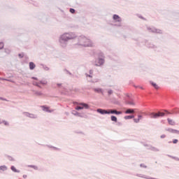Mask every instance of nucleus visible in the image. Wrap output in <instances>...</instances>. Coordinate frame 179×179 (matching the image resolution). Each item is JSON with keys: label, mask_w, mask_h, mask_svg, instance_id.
I'll list each match as a JSON object with an SVG mask.
<instances>
[{"label": "nucleus", "mask_w": 179, "mask_h": 179, "mask_svg": "<svg viewBox=\"0 0 179 179\" xmlns=\"http://www.w3.org/2000/svg\"><path fill=\"white\" fill-rule=\"evenodd\" d=\"M72 38H75V36H71L69 34H64L60 37V43L68 41V40H72Z\"/></svg>", "instance_id": "1"}, {"label": "nucleus", "mask_w": 179, "mask_h": 179, "mask_svg": "<svg viewBox=\"0 0 179 179\" xmlns=\"http://www.w3.org/2000/svg\"><path fill=\"white\" fill-rule=\"evenodd\" d=\"M166 113L163 112L152 113L150 115V118H159V117H164Z\"/></svg>", "instance_id": "2"}, {"label": "nucleus", "mask_w": 179, "mask_h": 179, "mask_svg": "<svg viewBox=\"0 0 179 179\" xmlns=\"http://www.w3.org/2000/svg\"><path fill=\"white\" fill-rule=\"evenodd\" d=\"M103 64H104V60L101 58L97 59L95 61V66H101V65H103Z\"/></svg>", "instance_id": "3"}, {"label": "nucleus", "mask_w": 179, "mask_h": 179, "mask_svg": "<svg viewBox=\"0 0 179 179\" xmlns=\"http://www.w3.org/2000/svg\"><path fill=\"white\" fill-rule=\"evenodd\" d=\"M80 106L76 108V110H83V108H89V105L87 103H80Z\"/></svg>", "instance_id": "4"}, {"label": "nucleus", "mask_w": 179, "mask_h": 179, "mask_svg": "<svg viewBox=\"0 0 179 179\" xmlns=\"http://www.w3.org/2000/svg\"><path fill=\"white\" fill-rule=\"evenodd\" d=\"M109 114H115L116 115H120L122 114V111H117V110H108Z\"/></svg>", "instance_id": "5"}, {"label": "nucleus", "mask_w": 179, "mask_h": 179, "mask_svg": "<svg viewBox=\"0 0 179 179\" xmlns=\"http://www.w3.org/2000/svg\"><path fill=\"white\" fill-rule=\"evenodd\" d=\"M113 20H115V22H118L119 23H120V22H122L121 17H119L117 15H113Z\"/></svg>", "instance_id": "6"}, {"label": "nucleus", "mask_w": 179, "mask_h": 179, "mask_svg": "<svg viewBox=\"0 0 179 179\" xmlns=\"http://www.w3.org/2000/svg\"><path fill=\"white\" fill-rule=\"evenodd\" d=\"M97 113H99V114H109L108 110H104V109H97Z\"/></svg>", "instance_id": "7"}, {"label": "nucleus", "mask_w": 179, "mask_h": 179, "mask_svg": "<svg viewBox=\"0 0 179 179\" xmlns=\"http://www.w3.org/2000/svg\"><path fill=\"white\" fill-rule=\"evenodd\" d=\"M167 131L168 132H171V134H179V131L174 129H168Z\"/></svg>", "instance_id": "8"}, {"label": "nucleus", "mask_w": 179, "mask_h": 179, "mask_svg": "<svg viewBox=\"0 0 179 179\" xmlns=\"http://www.w3.org/2000/svg\"><path fill=\"white\" fill-rule=\"evenodd\" d=\"M134 113H135V110L134 109H127L126 111H125V114H134Z\"/></svg>", "instance_id": "9"}, {"label": "nucleus", "mask_w": 179, "mask_h": 179, "mask_svg": "<svg viewBox=\"0 0 179 179\" xmlns=\"http://www.w3.org/2000/svg\"><path fill=\"white\" fill-rule=\"evenodd\" d=\"M0 170L1 171H6V170H8V166L5 165L1 166Z\"/></svg>", "instance_id": "10"}, {"label": "nucleus", "mask_w": 179, "mask_h": 179, "mask_svg": "<svg viewBox=\"0 0 179 179\" xmlns=\"http://www.w3.org/2000/svg\"><path fill=\"white\" fill-rule=\"evenodd\" d=\"M94 90L96 93H101L102 94H104V92H103V90H101V88H96V89H94Z\"/></svg>", "instance_id": "11"}, {"label": "nucleus", "mask_w": 179, "mask_h": 179, "mask_svg": "<svg viewBox=\"0 0 179 179\" xmlns=\"http://www.w3.org/2000/svg\"><path fill=\"white\" fill-rule=\"evenodd\" d=\"M167 120H168L169 125H176V122H174V120H173L170 118H168Z\"/></svg>", "instance_id": "12"}, {"label": "nucleus", "mask_w": 179, "mask_h": 179, "mask_svg": "<svg viewBox=\"0 0 179 179\" xmlns=\"http://www.w3.org/2000/svg\"><path fill=\"white\" fill-rule=\"evenodd\" d=\"M34 68H36V64L33 62H29V69L33 70Z\"/></svg>", "instance_id": "13"}, {"label": "nucleus", "mask_w": 179, "mask_h": 179, "mask_svg": "<svg viewBox=\"0 0 179 179\" xmlns=\"http://www.w3.org/2000/svg\"><path fill=\"white\" fill-rule=\"evenodd\" d=\"M11 170L12 171H14V173H20V171H18L17 169H16V167L13 166H11Z\"/></svg>", "instance_id": "14"}, {"label": "nucleus", "mask_w": 179, "mask_h": 179, "mask_svg": "<svg viewBox=\"0 0 179 179\" xmlns=\"http://www.w3.org/2000/svg\"><path fill=\"white\" fill-rule=\"evenodd\" d=\"M152 86H153V87H155V89H159V85H157V84H156L155 83L151 82L150 83Z\"/></svg>", "instance_id": "15"}, {"label": "nucleus", "mask_w": 179, "mask_h": 179, "mask_svg": "<svg viewBox=\"0 0 179 179\" xmlns=\"http://www.w3.org/2000/svg\"><path fill=\"white\" fill-rule=\"evenodd\" d=\"M110 120H111V121H113L114 122H117V117H115L114 115H112L110 117Z\"/></svg>", "instance_id": "16"}, {"label": "nucleus", "mask_w": 179, "mask_h": 179, "mask_svg": "<svg viewBox=\"0 0 179 179\" xmlns=\"http://www.w3.org/2000/svg\"><path fill=\"white\" fill-rule=\"evenodd\" d=\"M134 115H128L124 117V120H131V118H134Z\"/></svg>", "instance_id": "17"}, {"label": "nucleus", "mask_w": 179, "mask_h": 179, "mask_svg": "<svg viewBox=\"0 0 179 179\" xmlns=\"http://www.w3.org/2000/svg\"><path fill=\"white\" fill-rule=\"evenodd\" d=\"M29 167H31V169H34V170H38V168L36 166L31 165V166H29Z\"/></svg>", "instance_id": "18"}, {"label": "nucleus", "mask_w": 179, "mask_h": 179, "mask_svg": "<svg viewBox=\"0 0 179 179\" xmlns=\"http://www.w3.org/2000/svg\"><path fill=\"white\" fill-rule=\"evenodd\" d=\"M108 94L109 96L111 95V94H113V90H109L108 91Z\"/></svg>", "instance_id": "19"}, {"label": "nucleus", "mask_w": 179, "mask_h": 179, "mask_svg": "<svg viewBox=\"0 0 179 179\" xmlns=\"http://www.w3.org/2000/svg\"><path fill=\"white\" fill-rule=\"evenodd\" d=\"M127 104H130L131 106H135V103H134V101L127 102Z\"/></svg>", "instance_id": "20"}, {"label": "nucleus", "mask_w": 179, "mask_h": 179, "mask_svg": "<svg viewBox=\"0 0 179 179\" xmlns=\"http://www.w3.org/2000/svg\"><path fill=\"white\" fill-rule=\"evenodd\" d=\"M40 83H41V85H47V82H45V81H41Z\"/></svg>", "instance_id": "21"}, {"label": "nucleus", "mask_w": 179, "mask_h": 179, "mask_svg": "<svg viewBox=\"0 0 179 179\" xmlns=\"http://www.w3.org/2000/svg\"><path fill=\"white\" fill-rule=\"evenodd\" d=\"M134 122L138 123V122H139L140 119H139V118H138V119H134Z\"/></svg>", "instance_id": "22"}, {"label": "nucleus", "mask_w": 179, "mask_h": 179, "mask_svg": "<svg viewBox=\"0 0 179 179\" xmlns=\"http://www.w3.org/2000/svg\"><path fill=\"white\" fill-rule=\"evenodd\" d=\"M43 111H48V108L43 106Z\"/></svg>", "instance_id": "23"}, {"label": "nucleus", "mask_w": 179, "mask_h": 179, "mask_svg": "<svg viewBox=\"0 0 179 179\" xmlns=\"http://www.w3.org/2000/svg\"><path fill=\"white\" fill-rule=\"evenodd\" d=\"M70 12H71V13H75V9L71 8Z\"/></svg>", "instance_id": "24"}, {"label": "nucleus", "mask_w": 179, "mask_h": 179, "mask_svg": "<svg viewBox=\"0 0 179 179\" xmlns=\"http://www.w3.org/2000/svg\"><path fill=\"white\" fill-rule=\"evenodd\" d=\"M178 142V139H174L173 141V143H177Z\"/></svg>", "instance_id": "25"}, {"label": "nucleus", "mask_w": 179, "mask_h": 179, "mask_svg": "<svg viewBox=\"0 0 179 179\" xmlns=\"http://www.w3.org/2000/svg\"><path fill=\"white\" fill-rule=\"evenodd\" d=\"M24 55H23V53L19 54L20 58H23Z\"/></svg>", "instance_id": "26"}, {"label": "nucleus", "mask_w": 179, "mask_h": 179, "mask_svg": "<svg viewBox=\"0 0 179 179\" xmlns=\"http://www.w3.org/2000/svg\"><path fill=\"white\" fill-rule=\"evenodd\" d=\"M161 138H166V135H164V134L162 135Z\"/></svg>", "instance_id": "27"}, {"label": "nucleus", "mask_w": 179, "mask_h": 179, "mask_svg": "<svg viewBox=\"0 0 179 179\" xmlns=\"http://www.w3.org/2000/svg\"><path fill=\"white\" fill-rule=\"evenodd\" d=\"M0 80H8L3 79V78H0Z\"/></svg>", "instance_id": "28"}, {"label": "nucleus", "mask_w": 179, "mask_h": 179, "mask_svg": "<svg viewBox=\"0 0 179 179\" xmlns=\"http://www.w3.org/2000/svg\"><path fill=\"white\" fill-rule=\"evenodd\" d=\"M138 118L141 120H142V115H138Z\"/></svg>", "instance_id": "29"}, {"label": "nucleus", "mask_w": 179, "mask_h": 179, "mask_svg": "<svg viewBox=\"0 0 179 179\" xmlns=\"http://www.w3.org/2000/svg\"><path fill=\"white\" fill-rule=\"evenodd\" d=\"M36 86L40 87V83H37V84H36Z\"/></svg>", "instance_id": "30"}, {"label": "nucleus", "mask_w": 179, "mask_h": 179, "mask_svg": "<svg viewBox=\"0 0 179 179\" xmlns=\"http://www.w3.org/2000/svg\"><path fill=\"white\" fill-rule=\"evenodd\" d=\"M33 79H36L35 78H33Z\"/></svg>", "instance_id": "31"}, {"label": "nucleus", "mask_w": 179, "mask_h": 179, "mask_svg": "<svg viewBox=\"0 0 179 179\" xmlns=\"http://www.w3.org/2000/svg\"><path fill=\"white\" fill-rule=\"evenodd\" d=\"M1 99V100H2V99L1 98H0Z\"/></svg>", "instance_id": "32"}]
</instances>
